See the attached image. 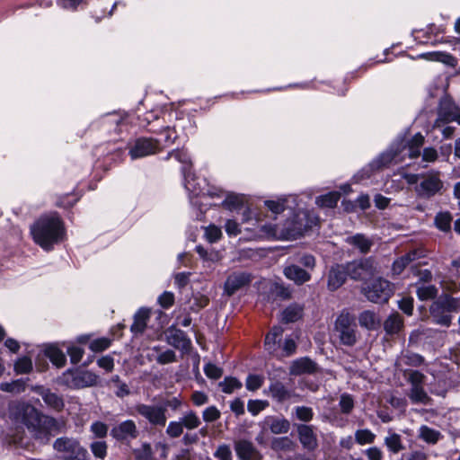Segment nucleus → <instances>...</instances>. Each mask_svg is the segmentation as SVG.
<instances>
[{"label": "nucleus", "mask_w": 460, "mask_h": 460, "mask_svg": "<svg viewBox=\"0 0 460 460\" xmlns=\"http://www.w3.org/2000/svg\"><path fill=\"white\" fill-rule=\"evenodd\" d=\"M292 446L293 442L288 437L274 438L271 441V448L275 451H288Z\"/></svg>", "instance_id": "obj_50"}, {"label": "nucleus", "mask_w": 460, "mask_h": 460, "mask_svg": "<svg viewBox=\"0 0 460 460\" xmlns=\"http://www.w3.org/2000/svg\"><path fill=\"white\" fill-rule=\"evenodd\" d=\"M66 353L70 357V361L72 364H77L81 361L84 349L79 346L69 345L66 348Z\"/></svg>", "instance_id": "obj_59"}, {"label": "nucleus", "mask_w": 460, "mask_h": 460, "mask_svg": "<svg viewBox=\"0 0 460 460\" xmlns=\"http://www.w3.org/2000/svg\"><path fill=\"white\" fill-rule=\"evenodd\" d=\"M163 113L161 109H152L142 115H137L139 127L146 128L150 133H158V128L163 124L161 120L164 121Z\"/></svg>", "instance_id": "obj_15"}, {"label": "nucleus", "mask_w": 460, "mask_h": 460, "mask_svg": "<svg viewBox=\"0 0 460 460\" xmlns=\"http://www.w3.org/2000/svg\"><path fill=\"white\" fill-rule=\"evenodd\" d=\"M111 436L118 442H129L138 437V430L133 420H126L112 427Z\"/></svg>", "instance_id": "obj_14"}, {"label": "nucleus", "mask_w": 460, "mask_h": 460, "mask_svg": "<svg viewBox=\"0 0 460 460\" xmlns=\"http://www.w3.org/2000/svg\"><path fill=\"white\" fill-rule=\"evenodd\" d=\"M218 385L223 393L232 394L234 390L240 389L243 384L236 377L226 376L223 381L219 382Z\"/></svg>", "instance_id": "obj_45"}, {"label": "nucleus", "mask_w": 460, "mask_h": 460, "mask_svg": "<svg viewBox=\"0 0 460 460\" xmlns=\"http://www.w3.org/2000/svg\"><path fill=\"white\" fill-rule=\"evenodd\" d=\"M234 451L240 460H261V455L252 444L247 439H239L234 442Z\"/></svg>", "instance_id": "obj_18"}, {"label": "nucleus", "mask_w": 460, "mask_h": 460, "mask_svg": "<svg viewBox=\"0 0 460 460\" xmlns=\"http://www.w3.org/2000/svg\"><path fill=\"white\" fill-rule=\"evenodd\" d=\"M169 155H173V157L178 162L182 164L181 169L183 167H186L187 169H189L191 172V159H190V155L188 154L187 151L176 149V150H172V151L169 152Z\"/></svg>", "instance_id": "obj_54"}, {"label": "nucleus", "mask_w": 460, "mask_h": 460, "mask_svg": "<svg viewBox=\"0 0 460 460\" xmlns=\"http://www.w3.org/2000/svg\"><path fill=\"white\" fill-rule=\"evenodd\" d=\"M127 115L119 112H109L102 115L91 127L102 130L108 134H119L126 126Z\"/></svg>", "instance_id": "obj_11"}, {"label": "nucleus", "mask_w": 460, "mask_h": 460, "mask_svg": "<svg viewBox=\"0 0 460 460\" xmlns=\"http://www.w3.org/2000/svg\"><path fill=\"white\" fill-rule=\"evenodd\" d=\"M28 381V378H19L11 382H2L0 383V390L12 394H20L25 392Z\"/></svg>", "instance_id": "obj_35"}, {"label": "nucleus", "mask_w": 460, "mask_h": 460, "mask_svg": "<svg viewBox=\"0 0 460 460\" xmlns=\"http://www.w3.org/2000/svg\"><path fill=\"white\" fill-rule=\"evenodd\" d=\"M155 360L160 365H166V364L176 362L177 356H176V353L172 349H167L166 350L161 352L156 357Z\"/></svg>", "instance_id": "obj_61"}, {"label": "nucleus", "mask_w": 460, "mask_h": 460, "mask_svg": "<svg viewBox=\"0 0 460 460\" xmlns=\"http://www.w3.org/2000/svg\"><path fill=\"white\" fill-rule=\"evenodd\" d=\"M221 228L215 225L211 224L204 228V237L210 243L217 242L221 238Z\"/></svg>", "instance_id": "obj_52"}, {"label": "nucleus", "mask_w": 460, "mask_h": 460, "mask_svg": "<svg viewBox=\"0 0 460 460\" xmlns=\"http://www.w3.org/2000/svg\"><path fill=\"white\" fill-rule=\"evenodd\" d=\"M31 234L35 243L49 252L63 241L66 230L60 217L54 213L39 217L31 226Z\"/></svg>", "instance_id": "obj_3"}, {"label": "nucleus", "mask_w": 460, "mask_h": 460, "mask_svg": "<svg viewBox=\"0 0 460 460\" xmlns=\"http://www.w3.org/2000/svg\"><path fill=\"white\" fill-rule=\"evenodd\" d=\"M59 379L60 384L70 389H82L96 385L100 377L89 370L67 369Z\"/></svg>", "instance_id": "obj_7"}, {"label": "nucleus", "mask_w": 460, "mask_h": 460, "mask_svg": "<svg viewBox=\"0 0 460 460\" xmlns=\"http://www.w3.org/2000/svg\"><path fill=\"white\" fill-rule=\"evenodd\" d=\"M183 427L180 420L168 423L165 433L170 438H178L183 434Z\"/></svg>", "instance_id": "obj_51"}, {"label": "nucleus", "mask_w": 460, "mask_h": 460, "mask_svg": "<svg viewBox=\"0 0 460 460\" xmlns=\"http://www.w3.org/2000/svg\"><path fill=\"white\" fill-rule=\"evenodd\" d=\"M34 391L42 398L45 404L55 411H61L65 407L62 395L44 386H36Z\"/></svg>", "instance_id": "obj_17"}, {"label": "nucleus", "mask_w": 460, "mask_h": 460, "mask_svg": "<svg viewBox=\"0 0 460 460\" xmlns=\"http://www.w3.org/2000/svg\"><path fill=\"white\" fill-rule=\"evenodd\" d=\"M355 207L359 208L361 210L368 208L370 207L369 196L367 194H360L357 198L355 204L347 201V212L353 209Z\"/></svg>", "instance_id": "obj_58"}, {"label": "nucleus", "mask_w": 460, "mask_h": 460, "mask_svg": "<svg viewBox=\"0 0 460 460\" xmlns=\"http://www.w3.org/2000/svg\"><path fill=\"white\" fill-rule=\"evenodd\" d=\"M135 456L137 460H149L153 456L151 445L147 442L143 443L139 449L135 450Z\"/></svg>", "instance_id": "obj_64"}, {"label": "nucleus", "mask_w": 460, "mask_h": 460, "mask_svg": "<svg viewBox=\"0 0 460 460\" xmlns=\"http://www.w3.org/2000/svg\"><path fill=\"white\" fill-rule=\"evenodd\" d=\"M179 420H181L183 429L188 430L198 429L201 424L199 417L192 410L184 412L182 416L179 418Z\"/></svg>", "instance_id": "obj_38"}, {"label": "nucleus", "mask_w": 460, "mask_h": 460, "mask_svg": "<svg viewBox=\"0 0 460 460\" xmlns=\"http://www.w3.org/2000/svg\"><path fill=\"white\" fill-rule=\"evenodd\" d=\"M417 286V296L420 300H429L436 297L438 294V289L434 285H425L421 284Z\"/></svg>", "instance_id": "obj_44"}, {"label": "nucleus", "mask_w": 460, "mask_h": 460, "mask_svg": "<svg viewBox=\"0 0 460 460\" xmlns=\"http://www.w3.org/2000/svg\"><path fill=\"white\" fill-rule=\"evenodd\" d=\"M164 335L166 343L175 349H178L182 353H187L190 349V339L185 332L176 328L174 325L169 326L166 329Z\"/></svg>", "instance_id": "obj_13"}, {"label": "nucleus", "mask_w": 460, "mask_h": 460, "mask_svg": "<svg viewBox=\"0 0 460 460\" xmlns=\"http://www.w3.org/2000/svg\"><path fill=\"white\" fill-rule=\"evenodd\" d=\"M161 141L155 137H137L129 146L128 155L132 160L140 159L159 152Z\"/></svg>", "instance_id": "obj_12"}, {"label": "nucleus", "mask_w": 460, "mask_h": 460, "mask_svg": "<svg viewBox=\"0 0 460 460\" xmlns=\"http://www.w3.org/2000/svg\"><path fill=\"white\" fill-rule=\"evenodd\" d=\"M268 405L269 403L266 401L249 400L247 403V410L252 416H255L263 411Z\"/></svg>", "instance_id": "obj_63"}, {"label": "nucleus", "mask_w": 460, "mask_h": 460, "mask_svg": "<svg viewBox=\"0 0 460 460\" xmlns=\"http://www.w3.org/2000/svg\"><path fill=\"white\" fill-rule=\"evenodd\" d=\"M155 134L161 136L160 137L155 138V140H158L159 142L161 141L159 145V152L163 148L172 145L178 137L175 126H165L164 123L159 126L158 133Z\"/></svg>", "instance_id": "obj_27"}, {"label": "nucleus", "mask_w": 460, "mask_h": 460, "mask_svg": "<svg viewBox=\"0 0 460 460\" xmlns=\"http://www.w3.org/2000/svg\"><path fill=\"white\" fill-rule=\"evenodd\" d=\"M18 411L22 422L28 429L34 431L40 427V413L34 406L23 402L19 404Z\"/></svg>", "instance_id": "obj_16"}, {"label": "nucleus", "mask_w": 460, "mask_h": 460, "mask_svg": "<svg viewBox=\"0 0 460 460\" xmlns=\"http://www.w3.org/2000/svg\"><path fill=\"white\" fill-rule=\"evenodd\" d=\"M313 190L309 189L303 191L301 194H288L280 195L272 199L264 201V207L270 211L275 217L288 210L290 211L296 208L299 203H303V196L307 199H312Z\"/></svg>", "instance_id": "obj_6"}, {"label": "nucleus", "mask_w": 460, "mask_h": 460, "mask_svg": "<svg viewBox=\"0 0 460 460\" xmlns=\"http://www.w3.org/2000/svg\"><path fill=\"white\" fill-rule=\"evenodd\" d=\"M303 309L297 305H288L282 313L285 323H295L302 317Z\"/></svg>", "instance_id": "obj_43"}, {"label": "nucleus", "mask_w": 460, "mask_h": 460, "mask_svg": "<svg viewBox=\"0 0 460 460\" xmlns=\"http://www.w3.org/2000/svg\"><path fill=\"white\" fill-rule=\"evenodd\" d=\"M384 442L388 450L394 454H397L404 448L402 437L394 432L389 433V435L385 438Z\"/></svg>", "instance_id": "obj_40"}, {"label": "nucleus", "mask_w": 460, "mask_h": 460, "mask_svg": "<svg viewBox=\"0 0 460 460\" xmlns=\"http://www.w3.org/2000/svg\"><path fill=\"white\" fill-rule=\"evenodd\" d=\"M409 397L412 402L428 404L430 398L425 392L422 385H412L410 390Z\"/></svg>", "instance_id": "obj_41"}, {"label": "nucleus", "mask_w": 460, "mask_h": 460, "mask_svg": "<svg viewBox=\"0 0 460 460\" xmlns=\"http://www.w3.org/2000/svg\"><path fill=\"white\" fill-rule=\"evenodd\" d=\"M149 318L150 310L146 307L139 308L134 314V321L130 326L131 332L135 336L143 334L146 329Z\"/></svg>", "instance_id": "obj_24"}, {"label": "nucleus", "mask_w": 460, "mask_h": 460, "mask_svg": "<svg viewBox=\"0 0 460 460\" xmlns=\"http://www.w3.org/2000/svg\"><path fill=\"white\" fill-rule=\"evenodd\" d=\"M376 435L369 429H358L355 433V439L360 445L374 442Z\"/></svg>", "instance_id": "obj_56"}, {"label": "nucleus", "mask_w": 460, "mask_h": 460, "mask_svg": "<svg viewBox=\"0 0 460 460\" xmlns=\"http://www.w3.org/2000/svg\"><path fill=\"white\" fill-rule=\"evenodd\" d=\"M444 187L440 179V172L438 171H429L421 173V180L416 185L415 191L420 198L429 199L439 193Z\"/></svg>", "instance_id": "obj_10"}, {"label": "nucleus", "mask_w": 460, "mask_h": 460, "mask_svg": "<svg viewBox=\"0 0 460 460\" xmlns=\"http://www.w3.org/2000/svg\"><path fill=\"white\" fill-rule=\"evenodd\" d=\"M135 410L138 415L144 418L152 427L164 428L167 422L165 406L162 403L146 404L137 403Z\"/></svg>", "instance_id": "obj_9"}, {"label": "nucleus", "mask_w": 460, "mask_h": 460, "mask_svg": "<svg viewBox=\"0 0 460 460\" xmlns=\"http://www.w3.org/2000/svg\"><path fill=\"white\" fill-rule=\"evenodd\" d=\"M32 370V361L30 358L24 356L14 363V371L17 374H28Z\"/></svg>", "instance_id": "obj_55"}, {"label": "nucleus", "mask_w": 460, "mask_h": 460, "mask_svg": "<svg viewBox=\"0 0 460 460\" xmlns=\"http://www.w3.org/2000/svg\"><path fill=\"white\" fill-rule=\"evenodd\" d=\"M424 143V137L420 133L415 134L411 140L405 137H398L391 146L366 167H364L356 176V181H360L363 179L369 178L371 174L382 170L393 164L405 162L406 158H418L420 155V148Z\"/></svg>", "instance_id": "obj_1"}, {"label": "nucleus", "mask_w": 460, "mask_h": 460, "mask_svg": "<svg viewBox=\"0 0 460 460\" xmlns=\"http://www.w3.org/2000/svg\"><path fill=\"white\" fill-rule=\"evenodd\" d=\"M347 242L358 248L361 252H368L372 244L370 240L362 234H356Z\"/></svg>", "instance_id": "obj_49"}, {"label": "nucleus", "mask_w": 460, "mask_h": 460, "mask_svg": "<svg viewBox=\"0 0 460 460\" xmlns=\"http://www.w3.org/2000/svg\"><path fill=\"white\" fill-rule=\"evenodd\" d=\"M89 447L96 459L104 460L108 456V444L105 440L93 441Z\"/></svg>", "instance_id": "obj_42"}, {"label": "nucleus", "mask_w": 460, "mask_h": 460, "mask_svg": "<svg viewBox=\"0 0 460 460\" xmlns=\"http://www.w3.org/2000/svg\"><path fill=\"white\" fill-rule=\"evenodd\" d=\"M451 121H456L460 125V108L450 97L446 96L440 101L438 118L434 123L435 128L441 129L444 138H450L454 135L455 128L445 126Z\"/></svg>", "instance_id": "obj_5"}, {"label": "nucleus", "mask_w": 460, "mask_h": 460, "mask_svg": "<svg viewBox=\"0 0 460 460\" xmlns=\"http://www.w3.org/2000/svg\"><path fill=\"white\" fill-rule=\"evenodd\" d=\"M90 431L93 435V438L103 440L108 435L109 427L106 423L96 420L91 424Z\"/></svg>", "instance_id": "obj_46"}, {"label": "nucleus", "mask_w": 460, "mask_h": 460, "mask_svg": "<svg viewBox=\"0 0 460 460\" xmlns=\"http://www.w3.org/2000/svg\"><path fill=\"white\" fill-rule=\"evenodd\" d=\"M288 215L287 218L277 226L280 236L287 240L304 235L319 223L318 216L314 211L303 208L302 203H299L296 208L288 211Z\"/></svg>", "instance_id": "obj_4"}, {"label": "nucleus", "mask_w": 460, "mask_h": 460, "mask_svg": "<svg viewBox=\"0 0 460 460\" xmlns=\"http://www.w3.org/2000/svg\"><path fill=\"white\" fill-rule=\"evenodd\" d=\"M362 293L373 303H386L394 294V285L385 279L376 278L365 283Z\"/></svg>", "instance_id": "obj_8"}, {"label": "nucleus", "mask_w": 460, "mask_h": 460, "mask_svg": "<svg viewBox=\"0 0 460 460\" xmlns=\"http://www.w3.org/2000/svg\"><path fill=\"white\" fill-rule=\"evenodd\" d=\"M184 188L188 192L191 217L202 221L206 212L212 205L214 197H223L222 190L210 186L205 178L198 177L186 167L182 168Z\"/></svg>", "instance_id": "obj_2"}, {"label": "nucleus", "mask_w": 460, "mask_h": 460, "mask_svg": "<svg viewBox=\"0 0 460 460\" xmlns=\"http://www.w3.org/2000/svg\"><path fill=\"white\" fill-rule=\"evenodd\" d=\"M270 397L278 402H284L288 401L293 394L292 390L288 389L283 383L279 381L272 382L269 386Z\"/></svg>", "instance_id": "obj_28"}, {"label": "nucleus", "mask_w": 460, "mask_h": 460, "mask_svg": "<svg viewBox=\"0 0 460 460\" xmlns=\"http://www.w3.org/2000/svg\"><path fill=\"white\" fill-rule=\"evenodd\" d=\"M341 199V193L337 190L329 191L315 199V205L323 209L334 208Z\"/></svg>", "instance_id": "obj_33"}, {"label": "nucleus", "mask_w": 460, "mask_h": 460, "mask_svg": "<svg viewBox=\"0 0 460 460\" xmlns=\"http://www.w3.org/2000/svg\"><path fill=\"white\" fill-rule=\"evenodd\" d=\"M316 370V364L309 358H301L293 361L290 367L292 375L312 374Z\"/></svg>", "instance_id": "obj_31"}, {"label": "nucleus", "mask_w": 460, "mask_h": 460, "mask_svg": "<svg viewBox=\"0 0 460 460\" xmlns=\"http://www.w3.org/2000/svg\"><path fill=\"white\" fill-rule=\"evenodd\" d=\"M359 323L367 329H374L376 325L375 314L370 311H365L359 315Z\"/></svg>", "instance_id": "obj_60"}, {"label": "nucleus", "mask_w": 460, "mask_h": 460, "mask_svg": "<svg viewBox=\"0 0 460 460\" xmlns=\"http://www.w3.org/2000/svg\"><path fill=\"white\" fill-rule=\"evenodd\" d=\"M283 272L287 279L294 281L296 285H302L311 278L306 270L294 264L287 266Z\"/></svg>", "instance_id": "obj_30"}, {"label": "nucleus", "mask_w": 460, "mask_h": 460, "mask_svg": "<svg viewBox=\"0 0 460 460\" xmlns=\"http://www.w3.org/2000/svg\"><path fill=\"white\" fill-rule=\"evenodd\" d=\"M45 355L57 367H62L66 362V354L56 346H49L45 350Z\"/></svg>", "instance_id": "obj_37"}, {"label": "nucleus", "mask_w": 460, "mask_h": 460, "mask_svg": "<svg viewBox=\"0 0 460 460\" xmlns=\"http://www.w3.org/2000/svg\"><path fill=\"white\" fill-rule=\"evenodd\" d=\"M295 416L297 420L308 422L314 417L313 409L307 406H296L295 407Z\"/></svg>", "instance_id": "obj_57"}, {"label": "nucleus", "mask_w": 460, "mask_h": 460, "mask_svg": "<svg viewBox=\"0 0 460 460\" xmlns=\"http://www.w3.org/2000/svg\"><path fill=\"white\" fill-rule=\"evenodd\" d=\"M347 274L353 279H362L366 277L367 270L362 263H349L347 264Z\"/></svg>", "instance_id": "obj_53"}, {"label": "nucleus", "mask_w": 460, "mask_h": 460, "mask_svg": "<svg viewBox=\"0 0 460 460\" xmlns=\"http://www.w3.org/2000/svg\"><path fill=\"white\" fill-rule=\"evenodd\" d=\"M402 326V318L398 314L390 315L384 323L385 330L389 334L398 333Z\"/></svg>", "instance_id": "obj_39"}, {"label": "nucleus", "mask_w": 460, "mask_h": 460, "mask_svg": "<svg viewBox=\"0 0 460 460\" xmlns=\"http://www.w3.org/2000/svg\"><path fill=\"white\" fill-rule=\"evenodd\" d=\"M196 252L199 254L200 259L205 262H215L219 260V254L213 249L208 250L202 245H197L195 247Z\"/></svg>", "instance_id": "obj_47"}, {"label": "nucleus", "mask_w": 460, "mask_h": 460, "mask_svg": "<svg viewBox=\"0 0 460 460\" xmlns=\"http://www.w3.org/2000/svg\"><path fill=\"white\" fill-rule=\"evenodd\" d=\"M251 281L250 275L244 272H234L230 274L225 282V292L228 296L234 295L236 291L248 285Z\"/></svg>", "instance_id": "obj_19"}, {"label": "nucleus", "mask_w": 460, "mask_h": 460, "mask_svg": "<svg viewBox=\"0 0 460 460\" xmlns=\"http://www.w3.org/2000/svg\"><path fill=\"white\" fill-rule=\"evenodd\" d=\"M222 193L223 197H214L212 203L217 205H212V207L222 206L228 210H235L242 207L243 199L240 196L234 193H226L224 190H222Z\"/></svg>", "instance_id": "obj_25"}, {"label": "nucleus", "mask_w": 460, "mask_h": 460, "mask_svg": "<svg viewBox=\"0 0 460 460\" xmlns=\"http://www.w3.org/2000/svg\"><path fill=\"white\" fill-rule=\"evenodd\" d=\"M430 314L435 321L442 325L448 326L451 323V316L440 300L434 302L430 306Z\"/></svg>", "instance_id": "obj_34"}, {"label": "nucleus", "mask_w": 460, "mask_h": 460, "mask_svg": "<svg viewBox=\"0 0 460 460\" xmlns=\"http://www.w3.org/2000/svg\"><path fill=\"white\" fill-rule=\"evenodd\" d=\"M422 256V252L419 250H413L406 254L401 256L397 260H395L392 266V271L394 275L401 274L403 270L412 261L420 258Z\"/></svg>", "instance_id": "obj_29"}, {"label": "nucleus", "mask_w": 460, "mask_h": 460, "mask_svg": "<svg viewBox=\"0 0 460 460\" xmlns=\"http://www.w3.org/2000/svg\"><path fill=\"white\" fill-rule=\"evenodd\" d=\"M283 332V328L277 325L273 326L267 333L264 341V348L270 354H277L281 346Z\"/></svg>", "instance_id": "obj_21"}, {"label": "nucleus", "mask_w": 460, "mask_h": 460, "mask_svg": "<svg viewBox=\"0 0 460 460\" xmlns=\"http://www.w3.org/2000/svg\"><path fill=\"white\" fill-rule=\"evenodd\" d=\"M220 416V411L214 405L207 407L202 412V419L208 423L217 420Z\"/></svg>", "instance_id": "obj_62"}, {"label": "nucleus", "mask_w": 460, "mask_h": 460, "mask_svg": "<svg viewBox=\"0 0 460 460\" xmlns=\"http://www.w3.org/2000/svg\"><path fill=\"white\" fill-rule=\"evenodd\" d=\"M82 447L80 442L75 438L61 437L53 443V448L61 454V456H70Z\"/></svg>", "instance_id": "obj_20"}, {"label": "nucleus", "mask_w": 460, "mask_h": 460, "mask_svg": "<svg viewBox=\"0 0 460 460\" xmlns=\"http://www.w3.org/2000/svg\"><path fill=\"white\" fill-rule=\"evenodd\" d=\"M417 437L429 445H436L443 438V435L439 430L430 428L428 425H421L418 429Z\"/></svg>", "instance_id": "obj_32"}, {"label": "nucleus", "mask_w": 460, "mask_h": 460, "mask_svg": "<svg viewBox=\"0 0 460 460\" xmlns=\"http://www.w3.org/2000/svg\"><path fill=\"white\" fill-rule=\"evenodd\" d=\"M297 434L304 448L313 451L317 447V438L312 426L305 424L298 425Z\"/></svg>", "instance_id": "obj_22"}, {"label": "nucleus", "mask_w": 460, "mask_h": 460, "mask_svg": "<svg viewBox=\"0 0 460 460\" xmlns=\"http://www.w3.org/2000/svg\"><path fill=\"white\" fill-rule=\"evenodd\" d=\"M418 58L428 61H438L448 66H456V59L453 56L441 51L425 52L418 56Z\"/></svg>", "instance_id": "obj_36"}, {"label": "nucleus", "mask_w": 460, "mask_h": 460, "mask_svg": "<svg viewBox=\"0 0 460 460\" xmlns=\"http://www.w3.org/2000/svg\"><path fill=\"white\" fill-rule=\"evenodd\" d=\"M345 283V266L342 264L333 265L328 275V288L334 291Z\"/></svg>", "instance_id": "obj_26"}, {"label": "nucleus", "mask_w": 460, "mask_h": 460, "mask_svg": "<svg viewBox=\"0 0 460 460\" xmlns=\"http://www.w3.org/2000/svg\"><path fill=\"white\" fill-rule=\"evenodd\" d=\"M452 217L448 212H439L435 217V225L441 231H448L451 226Z\"/></svg>", "instance_id": "obj_48"}, {"label": "nucleus", "mask_w": 460, "mask_h": 460, "mask_svg": "<svg viewBox=\"0 0 460 460\" xmlns=\"http://www.w3.org/2000/svg\"><path fill=\"white\" fill-rule=\"evenodd\" d=\"M264 424L275 435L287 434L290 429L289 420L280 416H267Z\"/></svg>", "instance_id": "obj_23"}]
</instances>
